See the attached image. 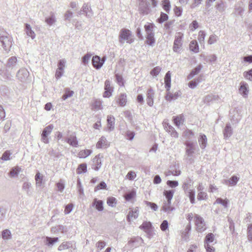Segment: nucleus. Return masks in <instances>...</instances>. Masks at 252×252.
Masks as SVG:
<instances>
[{
  "mask_svg": "<svg viewBox=\"0 0 252 252\" xmlns=\"http://www.w3.org/2000/svg\"><path fill=\"white\" fill-rule=\"evenodd\" d=\"M66 142L72 147H77L78 146V141L77 137L75 135H70L69 137L67 138Z\"/></svg>",
  "mask_w": 252,
  "mask_h": 252,
  "instance_id": "19",
  "label": "nucleus"
},
{
  "mask_svg": "<svg viewBox=\"0 0 252 252\" xmlns=\"http://www.w3.org/2000/svg\"><path fill=\"white\" fill-rule=\"evenodd\" d=\"M91 109L93 110H99L102 109V101L99 99H94L91 104Z\"/></svg>",
  "mask_w": 252,
  "mask_h": 252,
  "instance_id": "18",
  "label": "nucleus"
},
{
  "mask_svg": "<svg viewBox=\"0 0 252 252\" xmlns=\"http://www.w3.org/2000/svg\"><path fill=\"white\" fill-rule=\"evenodd\" d=\"M43 179V176L41 175L39 172L37 173L35 176L36 185L37 186H41L42 184Z\"/></svg>",
  "mask_w": 252,
  "mask_h": 252,
  "instance_id": "34",
  "label": "nucleus"
},
{
  "mask_svg": "<svg viewBox=\"0 0 252 252\" xmlns=\"http://www.w3.org/2000/svg\"><path fill=\"white\" fill-rule=\"evenodd\" d=\"M119 41L123 43L126 41L127 43L133 42V39L131 37V33L129 30L123 29L121 30L119 34Z\"/></svg>",
  "mask_w": 252,
  "mask_h": 252,
  "instance_id": "2",
  "label": "nucleus"
},
{
  "mask_svg": "<svg viewBox=\"0 0 252 252\" xmlns=\"http://www.w3.org/2000/svg\"><path fill=\"white\" fill-rule=\"evenodd\" d=\"M136 193L134 190H132L126 194H125L124 196L125 199L126 201H129L131 199L134 198L136 196Z\"/></svg>",
  "mask_w": 252,
  "mask_h": 252,
  "instance_id": "30",
  "label": "nucleus"
},
{
  "mask_svg": "<svg viewBox=\"0 0 252 252\" xmlns=\"http://www.w3.org/2000/svg\"><path fill=\"white\" fill-rule=\"evenodd\" d=\"M152 227V224L149 221H145L139 226V228L145 232L149 231Z\"/></svg>",
  "mask_w": 252,
  "mask_h": 252,
  "instance_id": "32",
  "label": "nucleus"
},
{
  "mask_svg": "<svg viewBox=\"0 0 252 252\" xmlns=\"http://www.w3.org/2000/svg\"><path fill=\"white\" fill-rule=\"evenodd\" d=\"M155 28V25L153 23H148L144 26V28L147 34L153 32L154 29Z\"/></svg>",
  "mask_w": 252,
  "mask_h": 252,
  "instance_id": "33",
  "label": "nucleus"
},
{
  "mask_svg": "<svg viewBox=\"0 0 252 252\" xmlns=\"http://www.w3.org/2000/svg\"><path fill=\"white\" fill-rule=\"evenodd\" d=\"M206 193L205 192L200 191L198 193L197 197L198 200H201L205 199L206 197Z\"/></svg>",
  "mask_w": 252,
  "mask_h": 252,
  "instance_id": "59",
  "label": "nucleus"
},
{
  "mask_svg": "<svg viewBox=\"0 0 252 252\" xmlns=\"http://www.w3.org/2000/svg\"><path fill=\"white\" fill-rule=\"evenodd\" d=\"M168 227V221L166 220L163 221L161 224L160 225V228L161 230L163 231H165L167 229Z\"/></svg>",
  "mask_w": 252,
  "mask_h": 252,
  "instance_id": "56",
  "label": "nucleus"
},
{
  "mask_svg": "<svg viewBox=\"0 0 252 252\" xmlns=\"http://www.w3.org/2000/svg\"><path fill=\"white\" fill-rule=\"evenodd\" d=\"M87 170V164L85 163L79 164L77 169L76 173L77 174H81L82 173H85Z\"/></svg>",
  "mask_w": 252,
  "mask_h": 252,
  "instance_id": "26",
  "label": "nucleus"
},
{
  "mask_svg": "<svg viewBox=\"0 0 252 252\" xmlns=\"http://www.w3.org/2000/svg\"><path fill=\"white\" fill-rule=\"evenodd\" d=\"M127 96L126 94H121L116 99L117 104L121 107H124L126 105L127 103Z\"/></svg>",
  "mask_w": 252,
  "mask_h": 252,
  "instance_id": "13",
  "label": "nucleus"
},
{
  "mask_svg": "<svg viewBox=\"0 0 252 252\" xmlns=\"http://www.w3.org/2000/svg\"><path fill=\"white\" fill-rule=\"evenodd\" d=\"M107 204L109 206L114 207L117 204V199L114 197H109L107 199Z\"/></svg>",
  "mask_w": 252,
  "mask_h": 252,
  "instance_id": "38",
  "label": "nucleus"
},
{
  "mask_svg": "<svg viewBox=\"0 0 252 252\" xmlns=\"http://www.w3.org/2000/svg\"><path fill=\"white\" fill-rule=\"evenodd\" d=\"M207 139L204 134H201L198 138V142L201 149H205L207 145Z\"/></svg>",
  "mask_w": 252,
  "mask_h": 252,
  "instance_id": "21",
  "label": "nucleus"
},
{
  "mask_svg": "<svg viewBox=\"0 0 252 252\" xmlns=\"http://www.w3.org/2000/svg\"><path fill=\"white\" fill-rule=\"evenodd\" d=\"M201 68V65H198V66L196 67L194 69H193L191 72L190 73V74L188 76V79H191L192 78L194 75L198 74Z\"/></svg>",
  "mask_w": 252,
  "mask_h": 252,
  "instance_id": "39",
  "label": "nucleus"
},
{
  "mask_svg": "<svg viewBox=\"0 0 252 252\" xmlns=\"http://www.w3.org/2000/svg\"><path fill=\"white\" fill-rule=\"evenodd\" d=\"M104 62L103 59L101 60L100 57L97 56L93 57L92 59L93 65L96 69L100 68L102 66Z\"/></svg>",
  "mask_w": 252,
  "mask_h": 252,
  "instance_id": "14",
  "label": "nucleus"
},
{
  "mask_svg": "<svg viewBox=\"0 0 252 252\" xmlns=\"http://www.w3.org/2000/svg\"><path fill=\"white\" fill-rule=\"evenodd\" d=\"M168 19V16L163 13L161 12L160 17L157 20V22L159 23H162Z\"/></svg>",
  "mask_w": 252,
  "mask_h": 252,
  "instance_id": "40",
  "label": "nucleus"
},
{
  "mask_svg": "<svg viewBox=\"0 0 252 252\" xmlns=\"http://www.w3.org/2000/svg\"><path fill=\"white\" fill-rule=\"evenodd\" d=\"M186 146V153L188 156H191L195 151V146L194 143L190 141H186L184 143Z\"/></svg>",
  "mask_w": 252,
  "mask_h": 252,
  "instance_id": "6",
  "label": "nucleus"
},
{
  "mask_svg": "<svg viewBox=\"0 0 252 252\" xmlns=\"http://www.w3.org/2000/svg\"><path fill=\"white\" fill-rule=\"evenodd\" d=\"M239 92L244 97H246L249 92L247 84L244 83H241L239 88Z\"/></svg>",
  "mask_w": 252,
  "mask_h": 252,
  "instance_id": "25",
  "label": "nucleus"
},
{
  "mask_svg": "<svg viewBox=\"0 0 252 252\" xmlns=\"http://www.w3.org/2000/svg\"><path fill=\"white\" fill-rule=\"evenodd\" d=\"M96 246L98 249L101 250L105 246V243L101 241H98L96 243Z\"/></svg>",
  "mask_w": 252,
  "mask_h": 252,
  "instance_id": "64",
  "label": "nucleus"
},
{
  "mask_svg": "<svg viewBox=\"0 0 252 252\" xmlns=\"http://www.w3.org/2000/svg\"><path fill=\"white\" fill-rule=\"evenodd\" d=\"M155 93L152 88L148 89L146 94V101L148 105L150 106H152L154 104V97Z\"/></svg>",
  "mask_w": 252,
  "mask_h": 252,
  "instance_id": "10",
  "label": "nucleus"
},
{
  "mask_svg": "<svg viewBox=\"0 0 252 252\" xmlns=\"http://www.w3.org/2000/svg\"><path fill=\"white\" fill-rule=\"evenodd\" d=\"M173 122L176 126H179L183 124L184 122V116L183 115H179L174 117L173 118Z\"/></svg>",
  "mask_w": 252,
  "mask_h": 252,
  "instance_id": "24",
  "label": "nucleus"
},
{
  "mask_svg": "<svg viewBox=\"0 0 252 252\" xmlns=\"http://www.w3.org/2000/svg\"><path fill=\"white\" fill-rule=\"evenodd\" d=\"M161 68L159 66L154 67L150 72V74L153 76H156L159 74L161 71Z\"/></svg>",
  "mask_w": 252,
  "mask_h": 252,
  "instance_id": "45",
  "label": "nucleus"
},
{
  "mask_svg": "<svg viewBox=\"0 0 252 252\" xmlns=\"http://www.w3.org/2000/svg\"><path fill=\"white\" fill-rule=\"evenodd\" d=\"M194 223L195 229L198 232H203L207 229V226L204 219L198 214H194Z\"/></svg>",
  "mask_w": 252,
  "mask_h": 252,
  "instance_id": "1",
  "label": "nucleus"
},
{
  "mask_svg": "<svg viewBox=\"0 0 252 252\" xmlns=\"http://www.w3.org/2000/svg\"><path fill=\"white\" fill-rule=\"evenodd\" d=\"M201 78H198L197 79V82L195 81H191L189 83V87L191 89L194 88L197 85V83L201 82Z\"/></svg>",
  "mask_w": 252,
  "mask_h": 252,
  "instance_id": "55",
  "label": "nucleus"
},
{
  "mask_svg": "<svg viewBox=\"0 0 252 252\" xmlns=\"http://www.w3.org/2000/svg\"><path fill=\"white\" fill-rule=\"evenodd\" d=\"M93 151L90 149H83L80 150L77 154V156L80 158H85L90 156Z\"/></svg>",
  "mask_w": 252,
  "mask_h": 252,
  "instance_id": "17",
  "label": "nucleus"
},
{
  "mask_svg": "<svg viewBox=\"0 0 252 252\" xmlns=\"http://www.w3.org/2000/svg\"><path fill=\"white\" fill-rule=\"evenodd\" d=\"M189 48L190 50L194 53H198L199 50L198 43L195 40H192L190 42Z\"/></svg>",
  "mask_w": 252,
  "mask_h": 252,
  "instance_id": "22",
  "label": "nucleus"
},
{
  "mask_svg": "<svg viewBox=\"0 0 252 252\" xmlns=\"http://www.w3.org/2000/svg\"><path fill=\"white\" fill-rule=\"evenodd\" d=\"M174 191L171 190H164L163 192V194L165 196L167 200L168 206H166L164 205L163 207V209L165 211H172L173 208L170 206L171 201L172 199L174 194Z\"/></svg>",
  "mask_w": 252,
  "mask_h": 252,
  "instance_id": "5",
  "label": "nucleus"
},
{
  "mask_svg": "<svg viewBox=\"0 0 252 252\" xmlns=\"http://www.w3.org/2000/svg\"><path fill=\"white\" fill-rule=\"evenodd\" d=\"M0 40L6 50H9L12 47L13 39L11 36L8 35H2L0 37Z\"/></svg>",
  "mask_w": 252,
  "mask_h": 252,
  "instance_id": "4",
  "label": "nucleus"
},
{
  "mask_svg": "<svg viewBox=\"0 0 252 252\" xmlns=\"http://www.w3.org/2000/svg\"><path fill=\"white\" fill-rule=\"evenodd\" d=\"M145 204L150 206L153 210L156 211L158 209V206L154 203L146 201Z\"/></svg>",
  "mask_w": 252,
  "mask_h": 252,
  "instance_id": "62",
  "label": "nucleus"
},
{
  "mask_svg": "<svg viewBox=\"0 0 252 252\" xmlns=\"http://www.w3.org/2000/svg\"><path fill=\"white\" fill-rule=\"evenodd\" d=\"M116 81L119 86L124 87L125 86V82L123 77L121 75L117 74L116 75Z\"/></svg>",
  "mask_w": 252,
  "mask_h": 252,
  "instance_id": "46",
  "label": "nucleus"
},
{
  "mask_svg": "<svg viewBox=\"0 0 252 252\" xmlns=\"http://www.w3.org/2000/svg\"><path fill=\"white\" fill-rule=\"evenodd\" d=\"M198 27V23L196 21H193L191 24L189 25L190 30L191 31H194Z\"/></svg>",
  "mask_w": 252,
  "mask_h": 252,
  "instance_id": "60",
  "label": "nucleus"
},
{
  "mask_svg": "<svg viewBox=\"0 0 252 252\" xmlns=\"http://www.w3.org/2000/svg\"><path fill=\"white\" fill-rule=\"evenodd\" d=\"M103 202L101 200H98L96 198L94 199L93 202V206H94L95 209L98 211H102L103 210Z\"/></svg>",
  "mask_w": 252,
  "mask_h": 252,
  "instance_id": "20",
  "label": "nucleus"
},
{
  "mask_svg": "<svg viewBox=\"0 0 252 252\" xmlns=\"http://www.w3.org/2000/svg\"><path fill=\"white\" fill-rule=\"evenodd\" d=\"M115 118L111 115L107 116V124L108 127L109 129H112L114 128L115 125Z\"/></svg>",
  "mask_w": 252,
  "mask_h": 252,
  "instance_id": "31",
  "label": "nucleus"
},
{
  "mask_svg": "<svg viewBox=\"0 0 252 252\" xmlns=\"http://www.w3.org/2000/svg\"><path fill=\"white\" fill-rule=\"evenodd\" d=\"M228 202V201L226 198L222 199L221 198H218L214 204H221L224 207L226 208L227 207Z\"/></svg>",
  "mask_w": 252,
  "mask_h": 252,
  "instance_id": "41",
  "label": "nucleus"
},
{
  "mask_svg": "<svg viewBox=\"0 0 252 252\" xmlns=\"http://www.w3.org/2000/svg\"><path fill=\"white\" fill-rule=\"evenodd\" d=\"M103 156L100 154H98L95 156L93 158V161L94 163V169L95 170H98L101 166V158Z\"/></svg>",
  "mask_w": 252,
  "mask_h": 252,
  "instance_id": "12",
  "label": "nucleus"
},
{
  "mask_svg": "<svg viewBox=\"0 0 252 252\" xmlns=\"http://www.w3.org/2000/svg\"><path fill=\"white\" fill-rule=\"evenodd\" d=\"M11 155V153L9 151H6L2 154V156L1 158V159L3 160H8L10 159V156Z\"/></svg>",
  "mask_w": 252,
  "mask_h": 252,
  "instance_id": "50",
  "label": "nucleus"
},
{
  "mask_svg": "<svg viewBox=\"0 0 252 252\" xmlns=\"http://www.w3.org/2000/svg\"><path fill=\"white\" fill-rule=\"evenodd\" d=\"M64 91H65L64 94L62 96V99L63 100L66 99L68 97L72 96L74 94V92L72 91H70L68 88L65 89Z\"/></svg>",
  "mask_w": 252,
  "mask_h": 252,
  "instance_id": "37",
  "label": "nucleus"
},
{
  "mask_svg": "<svg viewBox=\"0 0 252 252\" xmlns=\"http://www.w3.org/2000/svg\"><path fill=\"white\" fill-rule=\"evenodd\" d=\"M104 92L103 94L104 97H109L112 95L113 92V88L111 86L109 80H106L104 84Z\"/></svg>",
  "mask_w": 252,
  "mask_h": 252,
  "instance_id": "7",
  "label": "nucleus"
},
{
  "mask_svg": "<svg viewBox=\"0 0 252 252\" xmlns=\"http://www.w3.org/2000/svg\"><path fill=\"white\" fill-rule=\"evenodd\" d=\"M136 177V173L133 171H129L126 175V178L129 180H132L134 179Z\"/></svg>",
  "mask_w": 252,
  "mask_h": 252,
  "instance_id": "52",
  "label": "nucleus"
},
{
  "mask_svg": "<svg viewBox=\"0 0 252 252\" xmlns=\"http://www.w3.org/2000/svg\"><path fill=\"white\" fill-rule=\"evenodd\" d=\"M171 73L170 71H168L165 75L164 80L165 83V88L166 91H170L171 88Z\"/></svg>",
  "mask_w": 252,
  "mask_h": 252,
  "instance_id": "15",
  "label": "nucleus"
},
{
  "mask_svg": "<svg viewBox=\"0 0 252 252\" xmlns=\"http://www.w3.org/2000/svg\"><path fill=\"white\" fill-rule=\"evenodd\" d=\"M166 184L171 188H175L178 186V183L177 181L168 180L167 181Z\"/></svg>",
  "mask_w": 252,
  "mask_h": 252,
  "instance_id": "58",
  "label": "nucleus"
},
{
  "mask_svg": "<svg viewBox=\"0 0 252 252\" xmlns=\"http://www.w3.org/2000/svg\"><path fill=\"white\" fill-rule=\"evenodd\" d=\"M107 189V185L104 182H101L98 185H97L94 189V191L96 192L100 189Z\"/></svg>",
  "mask_w": 252,
  "mask_h": 252,
  "instance_id": "42",
  "label": "nucleus"
},
{
  "mask_svg": "<svg viewBox=\"0 0 252 252\" xmlns=\"http://www.w3.org/2000/svg\"><path fill=\"white\" fill-rule=\"evenodd\" d=\"M109 146L110 143L104 136H102L96 144V148L97 149H106Z\"/></svg>",
  "mask_w": 252,
  "mask_h": 252,
  "instance_id": "9",
  "label": "nucleus"
},
{
  "mask_svg": "<svg viewBox=\"0 0 252 252\" xmlns=\"http://www.w3.org/2000/svg\"><path fill=\"white\" fill-rule=\"evenodd\" d=\"M188 196L189 198L191 204L195 203L194 192L193 190L190 189L188 192Z\"/></svg>",
  "mask_w": 252,
  "mask_h": 252,
  "instance_id": "49",
  "label": "nucleus"
},
{
  "mask_svg": "<svg viewBox=\"0 0 252 252\" xmlns=\"http://www.w3.org/2000/svg\"><path fill=\"white\" fill-rule=\"evenodd\" d=\"M167 92V93L165 96V98L167 101H171L172 100L177 99L181 94V92L180 91L176 92L174 93H172L169 91Z\"/></svg>",
  "mask_w": 252,
  "mask_h": 252,
  "instance_id": "16",
  "label": "nucleus"
},
{
  "mask_svg": "<svg viewBox=\"0 0 252 252\" xmlns=\"http://www.w3.org/2000/svg\"><path fill=\"white\" fill-rule=\"evenodd\" d=\"M194 214H193L191 213H188L186 215V219L189 222V224L187 226L185 230L187 231V233H189V232L191 230V225L190 222L191 221L193 220H194Z\"/></svg>",
  "mask_w": 252,
  "mask_h": 252,
  "instance_id": "23",
  "label": "nucleus"
},
{
  "mask_svg": "<svg viewBox=\"0 0 252 252\" xmlns=\"http://www.w3.org/2000/svg\"><path fill=\"white\" fill-rule=\"evenodd\" d=\"M215 240V235L212 233H208L204 240V245H210V243L213 242Z\"/></svg>",
  "mask_w": 252,
  "mask_h": 252,
  "instance_id": "27",
  "label": "nucleus"
},
{
  "mask_svg": "<svg viewBox=\"0 0 252 252\" xmlns=\"http://www.w3.org/2000/svg\"><path fill=\"white\" fill-rule=\"evenodd\" d=\"M139 216V210L138 208L131 209L129 211L128 215H127V220L130 222V221L138 218Z\"/></svg>",
  "mask_w": 252,
  "mask_h": 252,
  "instance_id": "11",
  "label": "nucleus"
},
{
  "mask_svg": "<svg viewBox=\"0 0 252 252\" xmlns=\"http://www.w3.org/2000/svg\"><path fill=\"white\" fill-rule=\"evenodd\" d=\"M217 40V36L215 35H211L210 36L208 42L209 44L214 43Z\"/></svg>",
  "mask_w": 252,
  "mask_h": 252,
  "instance_id": "61",
  "label": "nucleus"
},
{
  "mask_svg": "<svg viewBox=\"0 0 252 252\" xmlns=\"http://www.w3.org/2000/svg\"><path fill=\"white\" fill-rule=\"evenodd\" d=\"M2 237L4 239H8L11 237V232L8 229L3 230L2 232Z\"/></svg>",
  "mask_w": 252,
  "mask_h": 252,
  "instance_id": "47",
  "label": "nucleus"
},
{
  "mask_svg": "<svg viewBox=\"0 0 252 252\" xmlns=\"http://www.w3.org/2000/svg\"><path fill=\"white\" fill-rule=\"evenodd\" d=\"M155 42L154 33L153 32H150V33L147 34L146 43L148 45H152Z\"/></svg>",
  "mask_w": 252,
  "mask_h": 252,
  "instance_id": "29",
  "label": "nucleus"
},
{
  "mask_svg": "<svg viewBox=\"0 0 252 252\" xmlns=\"http://www.w3.org/2000/svg\"><path fill=\"white\" fill-rule=\"evenodd\" d=\"M21 168H19L18 166H15L13 167L10 172H9V175L11 177H15V176H17L18 173L21 171Z\"/></svg>",
  "mask_w": 252,
  "mask_h": 252,
  "instance_id": "36",
  "label": "nucleus"
},
{
  "mask_svg": "<svg viewBox=\"0 0 252 252\" xmlns=\"http://www.w3.org/2000/svg\"><path fill=\"white\" fill-rule=\"evenodd\" d=\"M184 34L181 32L176 33L173 43V50L175 52H179L182 47Z\"/></svg>",
  "mask_w": 252,
  "mask_h": 252,
  "instance_id": "3",
  "label": "nucleus"
},
{
  "mask_svg": "<svg viewBox=\"0 0 252 252\" xmlns=\"http://www.w3.org/2000/svg\"><path fill=\"white\" fill-rule=\"evenodd\" d=\"M73 207V205L72 203L67 205L64 209V213L65 214H69L72 210Z\"/></svg>",
  "mask_w": 252,
  "mask_h": 252,
  "instance_id": "57",
  "label": "nucleus"
},
{
  "mask_svg": "<svg viewBox=\"0 0 252 252\" xmlns=\"http://www.w3.org/2000/svg\"><path fill=\"white\" fill-rule=\"evenodd\" d=\"M194 135L193 132L189 129H187L183 133V136L188 138L190 136H193Z\"/></svg>",
  "mask_w": 252,
  "mask_h": 252,
  "instance_id": "63",
  "label": "nucleus"
},
{
  "mask_svg": "<svg viewBox=\"0 0 252 252\" xmlns=\"http://www.w3.org/2000/svg\"><path fill=\"white\" fill-rule=\"evenodd\" d=\"M26 29L27 34L31 36L32 38H34L35 34L34 32L32 30L30 25L29 24H26Z\"/></svg>",
  "mask_w": 252,
  "mask_h": 252,
  "instance_id": "44",
  "label": "nucleus"
},
{
  "mask_svg": "<svg viewBox=\"0 0 252 252\" xmlns=\"http://www.w3.org/2000/svg\"><path fill=\"white\" fill-rule=\"evenodd\" d=\"M231 133V127L229 125H226L224 130V135L225 137H228L230 135Z\"/></svg>",
  "mask_w": 252,
  "mask_h": 252,
  "instance_id": "53",
  "label": "nucleus"
},
{
  "mask_svg": "<svg viewBox=\"0 0 252 252\" xmlns=\"http://www.w3.org/2000/svg\"><path fill=\"white\" fill-rule=\"evenodd\" d=\"M243 74L246 79L250 81H252V68L248 71L244 72Z\"/></svg>",
  "mask_w": 252,
  "mask_h": 252,
  "instance_id": "48",
  "label": "nucleus"
},
{
  "mask_svg": "<svg viewBox=\"0 0 252 252\" xmlns=\"http://www.w3.org/2000/svg\"><path fill=\"white\" fill-rule=\"evenodd\" d=\"M53 125H50L45 127L43 130L42 136V141L45 143H48V139L47 138L48 135L51 132L53 129Z\"/></svg>",
  "mask_w": 252,
  "mask_h": 252,
  "instance_id": "8",
  "label": "nucleus"
},
{
  "mask_svg": "<svg viewBox=\"0 0 252 252\" xmlns=\"http://www.w3.org/2000/svg\"><path fill=\"white\" fill-rule=\"evenodd\" d=\"M46 240L47 242L46 244L48 246H50L53 245L54 243L57 242L58 241V238H50L49 237H46Z\"/></svg>",
  "mask_w": 252,
  "mask_h": 252,
  "instance_id": "43",
  "label": "nucleus"
},
{
  "mask_svg": "<svg viewBox=\"0 0 252 252\" xmlns=\"http://www.w3.org/2000/svg\"><path fill=\"white\" fill-rule=\"evenodd\" d=\"M206 36V34L204 32L200 31L198 33V39L199 41L201 43L202 41H204L205 39V37Z\"/></svg>",
  "mask_w": 252,
  "mask_h": 252,
  "instance_id": "54",
  "label": "nucleus"
},
{
  "mask_svg": "<svg viewBox=\"0 0 252 252\" xmlns=\"http://www.w3.org/2000/svg\"><path fill=\"white\" fill-rule=\"evenodd\" d=\"M161 5L163 9L167 12L169 13L171 8L170 2L169 0H162Z\"/></svg>",
  "mask_w": 252,
  "mask_h": 252,
  "instance_id": "28",
  "label": "nucleus"
},
{
  "mask_svg": "<svg viewBox=\"0 0 252 252\" xmlns=\"http://www.w3.org/2000/svg\"><path fill=\"white\" fill-rule=\"evenodd\" d=\"M238 180V177L235 176H233L231 178H230L228 180L226 181V183L229 186H233L236 185Z\"/></svg>",
  "mask_w": 252,
  "mask_h": 252,
  "instance_id": "35",
  "label": "nucleus"
},
{
  "mask_svg": "<svg viewBox=\"0 0 252 252\" xmlns=\"http://www.w3.org/2000/svg\"><path fill=\"white\" fill-rule=\"evenodd\" d=\"M175 15L177 17L181 16L182 13V9L180 7L175 6L173 9Z\"/></svg>",
  "mask_w": 252,
  "mask_h": 252,
  "instance_id": "51",
  "label": "nucleus"
}]
</instances>
